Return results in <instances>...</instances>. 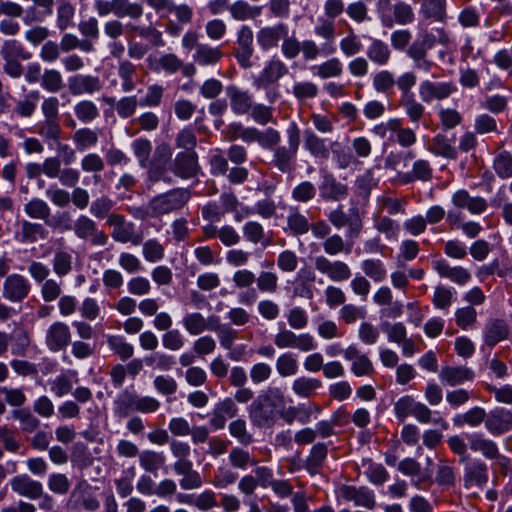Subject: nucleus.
Returning a JSON list of instances; mask_svg holds the SVG:
<instances>
[{"label":"nucleus","mask_w":512,"mask_h":512,"mask_svg":"<svg viewBox=\"0 0 512 512\" xmlns=\"http://www.w3.org/2000/svg\"><path fill=\"white\" fill-rule=\"evenodd\" d=\"M397 419L403 422L407 417L413 416L421 423H428L431 418L430 409L423 403L416 401L412 396L400 397L394 404Z\"/></svg>","instance_id":"obj_12"},{"label":"nucleus","mask_w":512,"mask_h":512,"mask_svg":"<svg viewBox=\"0 0 512 512\" xmlns=\"http://www.w3.org/2000/svg\"><path fill=\"white\" fill-rule=\"evenodd\" d=\"M21 239L22 243H34L38 239H45L48 231L40 223H34L27 220L21 222Z\"/></svg>","instance_id":"obj_50"},{"label":"nucleus","mask_w":512,"mask_h":512,"mask_svg":"<svg viewBox=\"0 0 512 512\" xmlns=\"http://www.w3.org/2000/svg\"><path fill=\"white\" fill-rule=\"evenodd\" d=\"M59 119H44L37 126V133L45 141H58L61 136Z\"/></svg>","instance_id":"obj_63"},{"label":"nucleus","mask_w":512,"mask_h":512,"mask_svg":"<svg viewBox=\"0 0 512 512\" xmlns=\"http://www.w3.org/2000/svg\"><path fill=\"white\" fill-rule=\"evenodd\" d=\"M468 444L472 451L481 453L487 459L506 460L501 456L497 444L491 439L485 438L480 433H471L467 435Z\"/></svg>","instance_id":"obj_26"},{"label":"nucleus","mask_w":512,"mask_h":512,"mask_svg":"<svg viewBox=\"0 0 512 512\" xmlns=\"http://www.w3.org/2000/svg\"><path fill=\"white\" fill-rule=\"evenodd\" d=\"M52 267L58 277L68 275L73 269L72 253L63 249L56 250L52 259Z\"/></svg>","instance_id":"obj_52"},{"label":"nucleus","mask_w":512,"mask_h":512,"mask_svg":"<svg viewBox=\"0 0 512 512\" xmlns=\"http://www.w3.org/2000/svg\"><path fill=\"white\" fill-rule=\"evenodd\" d=\"M11 490L19 496L30 500H37L41 496L43 485L27 474H18L10 480Z\"/></svg>","instance_id":"obj_22"},{"label":"nucleus","mask_w":512,"mask_h":512,"mask_svg":"<svg viewBox=\"0 0 512 512\" xmlns=\"http://www.w3.org/2000/svg\"><path fill=\"white\" fill-rule=\"evenodd\" d=\"M147 61L154 72H164L170 75L177 73L183 67V60L174 53L161 54L155 60L149 57Z\"/></svg>","instance_id":"obj_27"},{"label":"nucleus","mask_w":512,"mask_h":512,"mask_svg":"<svg viewBox=\"0 0 512 512\" xmlns=\"http://www.w3.org/2000/svg\"><path fill=\"white\" fill-rule=\"evenodd\" d=\"M139 465L146 472L156 474L157 471L165 466L166 456L161 451L151 449L143 450L138 455Z\"/></svg>","instance_id":"obj_32"},{"label":"nucleus","mask_w":512,"mask_h":512,"mask_svg":"<svg viewBox=\"0 0 512 512\" xmlns=\"http://www.w3.org/2000/svg\"><path fill=\"white\" fill-rule=\"evenodd\" d=\"M25 213L33 219L43 220L48 223V219L51 215V209L49 205L40 198H32L24 205Z\"/></svg>","instance_id":"obj_56"},{"label":"nucleus","mask_w":512,"mask_h":512,"mask_svg":"<svg viewBox=\"0 0 512 512\" xmlns=\"http://www.w3.org/2000/svg\"><path fill=\"white\" fill-rule=\"evenodd\" d=\"M114 15L118 18L129 17L132 20H138L142 17L144 9L138 2L129 0H112Z\"/></svg>","instance_id":"obj_42"},{"label":"nucleus","mask_w":512,"mask_h":512,"mask_svg":"<svg viewBox=\"0 0 512 512\" xmlns=\"http://www.w3.org/2000/svg\"><path fill=\"white\" fill-rule=\"evenodd\" d=\"M341 497L353 502L358 507L373 510L376 507V498L373 490L366 486L343 485L340 488Z\"/></svg>","instance_id":"obj_18"},{"label":"nucleus","mask_w":512,"mask_h":512,"mask_svg":"<svg viewBox=\"0 0 512 512\" xmlns=\"http://www.w3.org/2000/svg\"><path fill=\"white\" fill-rule=\"evenodd\" d=\"M107 345L113 354L122 361L130 359L134 355V346L124 336L108 335Z\"/></svg>","instance_id":"obj_43"},{"label":"nucleus","mask_w":512,"mask_h":512,"mask_svg":"<svg viewBox=\"0 0 512 512\" xmlns=\"http://www.w3.org/2000/svg\"><path fill=\"white\" fill-rule=\"evenodd\" d=\"M287 145H278L272 152L270 164L283 174H289L296 167V158L301 143V132L296 122L286 128Z\"/></svg>","instance_id":"obj_2"},{"label":"nucleus","mask_w":512,"mask_h":512,"mask_svg":"<svg viewBox=\"0 0 512 512\" xmlns=\"http://www.w3.org/2000/svg\"><path fill=\"white\" fill-rule=\"evenodd\" d=\"M98 133L88 127L76 130L72 136L73 143L79 151L87 150L98 143Z\"/></svg>","instance_id":"obj_54"},{"label":"nucleus","mask_w":512,"mask_h":512,"mask_svg":"<svg viewBox=\"0 0 512 512\" xmlns=\"http://www.w3.org/2000/svg\"><path fill=\"white\" fill-rule=\"evenodd\" d=\"M185 330L193 336L199 335L207 330L206 318L199 312L188 313L182 320Z\"/></svg>","instance_id":"obj_64"},{"label":"nucleus","mask_w":512,"mask_h":512,"mask_svg":"<svg viewBox=\"0 0 512 512\" xmlns=\"http://www.w3.org/2000/svg\"><path fill=\"white\" fill-rule=\"evenodd\" d=\"M289 73L287 65L276 56L270 58L261 72L253 78V85L258 89H268Z\"/></svg>","instance_id":"obj_11"},{"label":"nucleus","mask_w":512,"mask_h":512,"mask_svg":"<svg viewBox=\"0 0 512 512\" xmlns=\"http://www.w3.org/2000/svg\"><path fill=\"white\" fill-rule=\"evenodd\" d=\"M419 94L426 103L443 100L448 97V83L423 81L419 87Z\"/></svg>","instance_id":"obj_31"},{"label":"nucleus","mask_w":512,"mask_h":512,"mask_svg":"<svg viewBox=\"0 0 512 512\" xmlns=\"http://www.w3.org/2000/svg\"><path fill=\"white\" fill-rule=\"evenodd\" d=\"M361 269L364 276L376 283L382 282L387 278L386 266L380 259L368 258L363 260L361 262Z\"/></svg>","instance_id":"obj_46"},{"label":"nucleus","mask_w":512,"mask_h":512,"mask_svg":"<svg viewBox=\"0 0 512 512\" xmlns=\"http://www.w3.org/2000/svg\"><path fill=\"white\" fill-rule=\"evenodd\" d=\"M191 193L185 188H174L151 199L152 215L161 217L181 210L189 201Z\"/></svg>","instance_id":"obj_3"},{"label":"nucleus","mask_w":512,"mask_h":512,"mask_svg":"<svg viewBox=\"0 0 512 512\" xmlns=\"http://www.w3.org/2000/svg\"><path fill=\"white\" fill-rule=\"evenodd\" d=\"M487 413L481 407H473L466 411L465 413L456 414L453 418V423L456 426H463L465 424L476 427L480 425L482 422L485 423Z\"/></svg>","instance_id":"obj_51"},{"label":"nucleus","mask_w":512,"mask_h":512,"mask_svg":"<svg viewBox=\"0 0 512 512\" xmlns=\"http://www.w3.org/2000/svg\"><path fill=\"white\" fill-rule=\"evenodd\" d=\"M324 252L330 256H336L341 253L349 254L352 249L351 243H346L339 234L328 236L322 243Z\"/></svg>","instance_id":"obj_57"},{"label":"nucleus","mask_w":512,"mask_h":512,"mask_svg":"<svg viewBox=\"0 0 512 512\" xmlns=\"http://www.w3.org/2000/svg\"><path fill=\"white\" fill-rule=\"evenodd\" d=\"M229 13L236 21L255 19L262 14L261 6H252L245 0H237L230 4Z\"/></svg>","instance_id":"obj_36"},{"label":"nucleus","mask_w":512,"mask_h":512,"mask_svg":"<svg viewBox=\"0 0 512 512\" xmlns=\"http://www.w3.org/2000/svg\"><path fill=\"white\" fill-rule=\"evenodd\" d=\"M144 361L147 366L161 371H169L176 364L174 356L161 351L145 356Z\"/></svg>","instance_id":"obj_61"},{"label":"nucleus","mask_w":512,"mask_h":512,"mask_svg":"<svg viewBox=\"0 0 512 512\" xmlns=\"http://www.w3.org/2000/svg\"><path fill=\"white\" fill-rule=\"evenodd\" d=\"M327 218L336 229L347 227L346 236L350 239L358 238L363 229V221L358 208H351L349 213H346L343 206L340 205L331 210Z\"/></svg>","instance_id":"obj_5"},{"label":"nucleus","mask_w":512,"mask_h":512,"mask_svg":"<svg viewBox=\"0 0 512 512\" xmlns=\"http://www.w3.org/2000/svg\"><path fill=\"white\" fill-rule=\"evenodd\" d=\"M323 387L320 379L300 376L293 380L291 389L299 398H311L317 394V391Z\"/></svg>","instance_id":"obj_28"},{"label":"nucleus","mask_w":512,"mask_h":512,"mask_svg":"<svg viewBox=\"0 0 512 512\" xmlns=\"http://www.w3.org/2000/svg\"><path fill=\"white\" fill-rule=\"evenodd\" d=\"M485 428L493 436L502 435L512 429V412L496 407L487 413Z\"/></svg>","instance_id":"obj_19"},{"label":"nucleus","mask_w":512,"mask_h":512,"mask_svg":"<svg viewBox=\"0 0 512 512\" xmlns=\"http://www.w3.org/2000/svg\"><path fill=\"white\" fill-rule=\"evenodd\" d=\"M368 59L378 65L385 66L391 58V50L389 46L380 39H372L366 51Z\"/></svg>","instance_id":"obj_38"},{"label":"nucleus","mask_w":512,"mask_h":512,"mask_svg":"<svg viewBox=\"0 0 512 512\" xmlns=\"http://www.w3.org/2000/svg\"><path fill=\"white\" fill-rule=\"evenodd\" d=\"M45 342L49 350L61 351L71 342L69 326L61 321L54 322L46 331Z\"/></svg>","instance_id":"obj_21"},{"label":"nucleus","mask_w":512,"mask_h":512,"mask_svg":"<svg viewBox=\"0 0 512 512\" xmlns=\"http://www.w3.org/2000/svg\"><path fill=\"white\" fill-rule=\"evenodd\" d=\"M0 57L1 59L11 58L30 60L32 53L28 51L20 41L16 39H8L3 41L0 47Z\"/></svg>","instance_id":"obj_41"},{"label":"nucleus","mask_w":512,"mask_h":512,"mask_svg":"<svg viewBox=\"0 0 512 512\" xmlns=\"http://www.w3.org/2000/svg\"><path fill=\"white\" fill-rule=\"evenodd\" d=\"M238 478V473L234 472L230 467L222 465L214 471L212 484L218 489H225L233 485Z\"/></svg>","instance_id":"obj_62"},{"label":"nucleus","mask_w":512,"mask_h":512,"mask_svg":"<svg viewBox=\"0 0 512 512\" xmlns=\"http://www.w3.org/2000/svg\"><path fill=\"white\" fill-rule=\"evenodd\" d=\"M344 358L351 362V372L356 377L370 376L374 372L372 361L366 354L354 346H348L344 351Z\"/></svg>","instance_id":"obj_23"},{"label":"nucleus","mask_w":512,"mask_h":512,"mask_svg":"<svg viewBox=\"0 0 512 512\" xmlns=\"http://www.w3.org/2000/svg\"><path fill=\"white\" fill-rule=\"evenodd\" d=\"M106 224L112 227L111 237L116 242L137 246L143 241L142 235L135 230V224L128 221L122 214H112L106 220Z\"/></svg>","instance_id":"obj_9"},{"label":"nucleus","mask_w":512,"mask_h":512,"mask_svg":"<svg viewBox=\"0 0 512 512\" xmlns=\"http://www.w3.org/2000/svg\"><path fill=\"white\" fill-rule=\"evenodd\" d=\"M311 70L320 79L338 78L343 74V64L337 57H331L326 61L313 65Z\"/></svg>","instance_id":"obj_37"},{"label":"nucleus","mask_w":512,"mask_h":512,"mask_svg":"<svg viewBox=\"0 0 512 512\" xmlns=\"http://www.w3.org/2000/svg\"><path fill=\"white\" fill-rule=\"evenodd\" d=\"M172 172L177 177L189 179L198 171V157L195 151L178 153L172 163Z\"/></svg>","instance_id":"obj_25"},{"label":"nucleus","mask_w":512,"mask_h":512,"mask_svg":"<svg viewBox=\"0 0 512 512\" xmlns=\"http://www.w3.org/2000/svg\"><path fill=\"white\" fill-rule=\"evenodd\" d=\"M275 368L282 378L296 375L299 370L297 356L292 352L280 354L275 361Z\"/></svg>","instance_id":"obj_45"},{"label":"nucleus","mask_w":512,"mask_h":512,"mask_svg":"<svg viewBox=\"0 0 512 512\" xmlns=\"http://www.w3.org/2000/svg\"><path fill=\"white\" fill-rule=\"evenodd\" d=\"M327 453L328 448L326 444L321 442L314 444L305 461V468L312 474L316 473L326 459Z\"/></svg>","instance_id":"obj_55"},{"label":"nucleus","mask_w":512,"mask_h":512,"mask_svg":"<svg viewBox=\"0 0 512 512\" xmlns=\"http://www.w3.org/2000/svg\"><path fill=\"white\" fill-rule=\"evenodd\" d=\"M30 291L29 280L21 274L13 273L6 276L3 282L2 297L11 303H22Z\"/></svg>","instance_id":"obj_13"},{"label":"nucleus","mask_w":512,"mask_h":512,"mask_svg":"<svg viewBox=\"0 0 512 512\" xmlns=\"http://www.w3.org/2000/svg\"><path fill=\"white\" fill-rule=\"evenodd\" d=\"M251 119L262 126L269 123H276L274 117V107L262 103H254L253 108L248 113Z\"/></svg>","instance_id":"obj_60"},{"label":"nucleus","mask_w":512,"mask_h":512,"mask_svg":"<svg viewBox=\"0 0 512 512\" xmlns=\"http://www.w3.org/2000/svg\"><path fill=\"white\" fill-rule=\"evenodd\" d=\"M281 408L282 410L279 411V416L288 425L293 424L296 420H298L301 424H306L310 421L311 410L304 404L289 406L287 408H284L283 406Z\"/></svg>","instance_id":"obj_44"},{"label":"nucleus","mask_w":512,"mask_h":512,"mask_svg":"<svg viewBox=\"0 0 512 512\" xmlns=\"http://www.w3.org/2000/svg\"><path fill=\"white\" fill-rule=\"evenodd\" d=\"M68 90L73 96L93 95L101 91L103 85L98 76L74 74L67 79Z\"/></svg>","instance_id":"obj_16"},{"label":"nucleus","mask_w":512,"mask_h":512,"mask_svg":"<svg viewBox=\"0 0 512 512\" xmlns=\"http://www.w3.org/2000/svg\"><path fill=\"white\" fill-rule=\"evenodd\" d=\"M253 40L254 34L251 27L248 25L240 26L236 33V46L233 50V56L243 69H250L253 66L252 56L255 51Z\"/></svg>","instance_id":"obj_10"},{"label":"nucleus","mask_w":512,"mask_h":512,"mask_svg":"<svg viewBox=\"0 0 512 512\" xmlns=\"http://www.w3.org/2000/svg\"><path fill=\"white\" fill-rule=\"evenodd\" d=\"M223 52L219 47H213L202 43L197 47L192 58L199 66H214L223 58Z\"/></svg>","instance_id":"obj_30"},{"label":"nucleus","mask_w":512,"mask_h":512,"mask_svg":"<svg viewBox=\"0 0 512 512\" xmlns=\"http://www.w3.org/2000/svg\"><path fill=\"white\" fill-rule=\"evenodd\" d=\"M319 192L320 197L325 201H340L347 197L348 187L337 181L333 174L326 172L322 175Z\"/></svg>","instance_id":"obj_24"},{"label":"nucleus","mask_w":512,"mask_h":512,"mask_svg":"<svg viewBox=\"0 0 512 512\" xmlns=\"http://www.w3.org/2000/svg\"><path fill=\"white\" fill-rule=\"evenodd\" d=\"M432 167L427 160L419 159L413 163L412 170L398 175L403 184L414 181H429L432 178Z\"/></svg>","instance_id":"obj_29"},{"label":"nucleus","mask_w":512,"mask_h":512,"mask_svg":"<svg viewBox=\"0 0 512 512\" xmlns=\"http://www.w3.org/2000/svg\"><path fill=\"white\" fill-rule=\"evenodd\" d=\"M170 159V148L167 145L158 146L151 161H148V166L146 167L148 170V179L152 182H158L161 180L170 182V179L166 176Z\"/></svg>","instance_id":"obj_15"},{"label":"nucleus","mask_w":512,"mask_h":512,"mask_svg":"<svg viewBox=\"0 0 512 512\" xmlns=\"http://www.w3.org/2000/svg\"><path fill=\"white\" fill-rule=\"evenodd\" d=\"M75 7L68 0H60L56 8V27L60 32H64L75 26Z\"/></svg>","instance_id":"obj_35"},{"label":"nucleus","mask_w":512,"mask_h":512,"mask_svg":"<svg viewBox=\"0 0 512 512\" xmlns=\"http://www.w3.org/2000/svg\"><path fill=\"white\" fill-rule=\"evenodd\" d=\"M315 269L327 276L333 282H344L351 278L352 271L349 265L341 260H330L324 255L314 259Z\"/></svg>","instance_id":"obj_14"},{"label":"nucleus","mask_w":512,"mask_h":512,"mask_svg":"<svg viewBox=\"0 0 512 512\" xmlns=\"http://www.w3.org/2000/svg\"><path fill=\"white\" fill-rule=\"evenodd\" d=\"M304 148L314 158L327 160L329 158V149L323 138L317 136L312 130L304 131Z\"/></svg>","instance_id":"obj_33"},{"label":"nucleus","mask_w":512,"mask_h":512,"mask_svg":"<svg viewBox=\"0 0 512 512\" xmlns=\"http://www.w3.org/2000/svg\"><path fill=\"white\" fill-rule=\"evenodd\" d=\"M230 465L239 470H246L250 466H255L257 461L251 456L249 451L240 447H233L228 455Z\"/></svg>","instance_id":"obj_58"},{"label":"nucleus","mask_w":512,"mask_h":512,"mask_svg":"<svg viewBox=\"0 0 512 512\" xmlns=\"http://www.w3.org/2000/svg\"><path fill=\"white\" fill-rule=\"evenodd\" d=\"M65 230H72L74 235L83 241H89L91 245L105 246L109 239L107 234L98 228L97 223L85 214L77 217L73 224H67Z\"/></svg>","instance_id":"obj_4"},{"label":"nucleus","mask_w":512,"mask_h":512,"mask_svg":"<svg viewBox=\"0 0 512 512\" xmlns=\"http://www.w3.org/2000/svg\"><path fill=\"white\" fill-rule=\"evenodd\" d=\"M390 0H378V13L383 26L392 28L394 23L407 25L414 21V12L412 7L402 1L393 6V17L389 14Z\"/></svg>","instance_id":"obj_8"},{"label":"nucleus","mask_w":512,"mask_h":512,"mask_svg":"<svg viewBox=\"0 0 512 512\" xmlns=\"http://www.w3.org/2000/svg\"><path fill=\"white\" fill-rule=\"evenodd\" d=\"M11 417L19 422L23 433H33L40 427V420L28 408L12 410Z\"/></svg>","instance_id":"obj_47"},{"label":"nucleus","mask_w":512,"mask_h":512,"mask_svg":"<svg viewBox=\"0 0 512 512\" xmlns=\"http://www.w3.org/2000/svg\"><path fill=\"white\" fill-rule=\"evenodd\" d=\"M225 92L234 114L245 115L253 108V94L249 90L230 84L225 87Z\"/></svg>","instance_id":"obj_17"},{"label":"nucleus","mask_w":512,"mask_h":512,"mask_svg":"<svg viewBox=\"0 0 512 512\" xmlns=\"http://www.w3.org/2000/svg\"><path fill=\"white\" fill-rule=\"evenodd\" d=\"M273 342L279 349H298L301 352H309L317 348V342L311 334H296L285 326L274 335Z\"/></svg>","instance_id":"obj_6"},{"label":"nucleus","mask_w":512,"mask_h":512,"mask_svg":"<svg viewBox=\"0 0 512 512\" xmlns=\"http://www.w3.org/2000/svg\"><path fill=\"white\" fill-rule=\"evenodd\" d=\"M131 149L138 160L141 168L148 166V161L152 152V143L147 138H137L132 141Z\"/></svg>","instance_id":"obj_59"},{"label":"nucleus","mask_w":512,"mask_h":512,"mask_svg":"<svg viewBox=\"0 0 512 512\" xmlns=\"http://www.w3.org/2000/svg\"><path fill=\"white\" fill-rule=\"evenodd\" d=\"M289 32L285 23H277L273 26H265L258 30L256 41L262 51H269L277 48L279 42Z\"/></svg>","instance_id":"obj_20"},{"label":"nucleus","mask_w":512,"mask_h":512,"mask_svg":"<svg viewBox=\"0 0 512 512\" xmlns=\"http://www.w3.org/2000/svg\"><path fill=\"white\" fill-rule=\"evenodd\" d=\"M90 484L83 480L78 482L71 491L65 504L66 510L76 512L85 510L95 512L100 508V501L91 494Z\"/></svg>","instance_id":"obj_7"},{"label":"nucleus","mask_w":512,"mask_h":512,"mask_svg":"<svg viewBox=\"0 0 512 512\" xmlns=\"http://www.w3.org/2000/svg\"><path fill=\"white\" fill-rule=\"evenodd\" d=\"M285 406V396L278 387L262 390L248 408L251 423L258 428H270L277 421V409Z\"/></svg>","instance_id":"obj_1"},{"label":"nucleus","mask_w":512,"mask_h":512,"mask_svg":"<svg viewBox=\"0 0 512 512\" xmlns=\"http://www.w3.org/2000/svg\"><path fill=\"white\" fill-rule=\"evenodd\" d=\"M76 118L85 124L92 123L99 115L97 105L91 100H81L74 105L73 108Z\"/></svg>","instance_id":"obj_53"},{"label":"nucleus","mask_w":512,"mask_h":512,"mask_svg":"<svg viewBox=\"0 0 512 512\" xmlns=\"http://www.w3.org/2000/svg\"><path fill=\"white\" fill-rule=\"evenodd\" d=\"M287 228L293 235H303L310 230L308 218L297 206H290L287 215Z\"/></svg>","instance_id":"obj_40"},{"label":"nucleus","mask_w":512,"mask_h":512,"mask_svg":"<svg viewBox=\"0 0 512 512\" xmlns=\"http://www.w3.org/2000/svg\"><path fill=\"white\" fill-rule=\"evenodd\" d=\"M10 353L16 357H25L31 345L29 333L24 329L15 330L10 334Z\"/></svg>","instance_id":"obj_48"},{"label":"nucleus","mask_w":512,"mask_h":512,"mask_svg":"<svg viewBox=\"0 0 512 512\" xmlns=\"http://www.w3.org/2000/svg\"><path fill=\"white\" fill-rule=\"evenodd\" d=\"M508 336V327L503 320H493L486 325L485 342L489 346H494L503 341Z\"/></svg>","instance_id":"obj_49"},{"label":"nucleus","mask_w":512,"mask_h":512,"mask_svg":"<svg viewBox=\"0 0 512 512\" xmlns=\"http://www.w3.org/2000/svg\"><path fill=\"white\" fill-rule=\"evenodd\" d=\"M138 396L134 391L124 390L115 401V414L124 418L133 412H137Z\"/></svg>","instance_id":"obj_39"},{"label":"nucleus","mask_w":512,"mask_h":512,"mask_svg":"<svg viewBox=\"0 0 512 512\" xmlns=\"http://www.w3.org/2000/svg\"><path fill=\"white\" fill-rule=\"evenodd\" d=\"M302 58L306 62L315 61L320 56H329L335 53L336 47L333 44H324L320 47L314 40L305 39L301 41Z\"/></svg>","instance_id":"obj_34"}]
</instances>
